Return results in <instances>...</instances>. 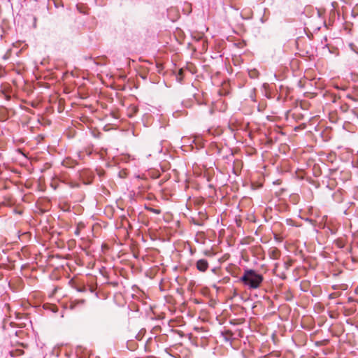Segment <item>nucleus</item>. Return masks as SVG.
Listing matches in <instances>:
<instances>
[{
    "label": "nucleus",
    "instance_id": "nucleus-5",
    "mask_svg": "<svg viewBox=\"0 0 358 358\" xmlns=\"http://www.w3.org/2000/svg\"><path fill=\"white\" fill-rule=\"evenodd\" d=\"M269 256L273 259H278L280 256V252L278 248H272L269 250Z\"/></svg>",
    "mask_w": 358,
    "mask_h": 358
},
{
    "label": "nucleus",
    "instance_id": "nucleus-2",
    "mask_svg": "<svg viewBox=\"0 0 358 358\" xmlns=\"http://www.w3.org/2000/svg\"><path fill=\"white\" fill-rule=\"evenodd\" d=\"M93 178L94 176L92 173L89 170H83L80 173V178L85 185L92 183Z\"/></svg>",
    "mask_w": 358,
    "mask_h": 358
},
{
    "label": "nucleus",
    "instance_id": "nucleus-14",
    "mask_svg": "<svg viewBox=\"0 0 358 358\" xmlns=\"http://www.w3.org/2000/svg\"><path fill=\"white\" fill-rule=\"evenodd\" d=\"M133 108L135 110V112L137 110V109L136 108V107H134Z\"/></svg>",
    "mask_w": 358,
    "mask_h": 358
},
{
    "label": "nucleus",
    "instance_id": "nucleus-7",
    "mask_svg": "<svg viewBox=\"0 0 358 358\" xmlns=\"http://www.w3.org/2000/svg\"><path fill=\"white\" fill-rule=\"evenodd\" d=\"M182 76H183V70L181 69L179 70L178 74L177 76L178 80L181 82L182 80Z\"/></svg>",
    "mask_w": 358,
    "mask_h": 358
},
{
    "label": "nucleus",
    "instance_id": "nucleus-4",
    "mask_svg": "<svg viewBox=\"0 0 358 358\" xmlns=\"http://www.w3.org/2000/svg\"><path fill=\"white\" fill-rule=\"evenodd\" d=\"M77 164V162L71 158L67 157L62 162V165L67 168H73Z\"/></svg>",
    "mask_w": 358,
    "mask_h": 358
},
{
    "label": "nucleus",
    "instance_id": "nucleus-9",
    "mask_svg": "<svg viewBox=\"0 0 358 358\" xmlns=\"http://www.w3.org/2000/svg\"><path fill=\"white\" fill-rule=\"evenodd\" d=\"M69 186L71 187H72V188L78 187H79V184L78 182H69Z\"/></svg>",
    "mask_w": 358,
    "mask_h": 358
},
{
    "label": "nucleus",
    "instance_id": "nucleus-13",
    "mask_svg": "<svg viewBox=\"0 0 358 358\" xmlns=\"http://www.w3.org/2000/svg\"><path fill=\"white\" fill-rule=\"evenodd\" d=\"M250 76L251 77H252V76H252V71H250Z\"/></svg>",
    "mask_w": 358,
    "mask_h": 358
},
{
    "label": "nucleus",
    "instance_id": "nucleus-6",
    "mask_svg": "<svg viewBox=\"0 0 358 358\" xmlns=\"http://www.w3.org/2000/svg\"><path fill=\"white\" fill-rule=\"evenodd\" d=\"M85 301L84 299L72 301L70 303L71 308H74L78 304H84Z\"/></svg>",
    "mask_w": 358,
    "mask_h": 358
},
{
    "label": "nucleus",
    "instance_id": "nucleus-12",
    "mask_svg": "<svg viewBox=\"0 0 358 358\" xmlns=\"http://www.w3.org/2000/svg\"><path fill=\"white\" fill-rule=\"evenodd\" d=\"M348 301H354V299H352L351 297H350V298L348 299Z\"/></svg>",
    "mask_w": 358,
    "mask_h": 358
},
{
    "label": "nucleus",
    "instance_id": "nucleus-8",
    "mask_svg": "<svg viewBox=\"0 0 358 358\" xmlns=\"http://www.w3.org/2000/svg\"><path fill=\"white\" fill-rule=\"evenodd\" d=\"M149 210L152 212V213H155V214H160V213H161L160 210L155 209V208H149Z\"/></svg>",
    "mask_w": 358,
    "mask_h": 358
},
{
    "label": "nucleus",
    "instance_id": "nucleus-11",
    "mask_svg": "<svg viewBox=\"0 0 358 358\" xmlns=\"http://www.w3.org/2000/svg\"><path fill=\"white\" fill-rule=\"evenodd\" d=\"M350 47L352 48V49L353 50H355V48H354V47H355V46L353 44H350Z\"/></svg>",
    "mask_w": 358,
    "mask_h": 358
},
{
    "label": "nucleus",
    "instance_id": "nucleus-1",
    "mask_svg": "<svg viewBox=\"0 0 358 358\" xmlns=\"http://www.w3.org/2000/svg\"><path fill=\"white\" fill-rule=\"evenodd\" d=\"M264 277L253 269H246L244 271L240 281L250 289H256L260 287Z\"/></svg>",
    "mask_w": 358,
    "mask_h": 358
},
{
    "label": "nucleus",
    "instance_id": "nucleus-3",
    "mask_svg": "<svg viewBox=\"0 0 358 358\" xmlns=\"http://www.w3.org/2000/svg\"><path fill=\"white\" fill-rule=\"evenodd\" d=\"M196 268L201 272H205L208 268V262L207 260L201 259L196 262Z\"/></svg>",
    "mask_w": 358,
    "mask_h": 358
},
{
    "label": "nucleus",
    "instance_id": "nucleus-10",
    "mask_svg": "<svg viewBox=\"0 0 358 358\" xmlns=\"http://www.w3.org/2000/svg\"><path fill=\"white\" fill-rule=\"evenodd\" d=\"M80 228L79 226L77 227L74 234L76 236H79L80 235Z\"/></svg>",
    "mask_w": 358,
    "mask_h": 358
}]
</instances>
